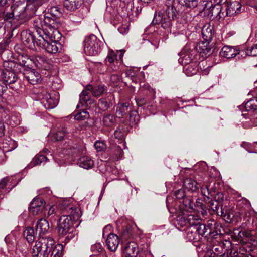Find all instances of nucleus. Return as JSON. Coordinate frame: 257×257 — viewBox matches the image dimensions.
<instances>
[{
  "instance_id": "nucleus-1",
  "label": "nucleus",
  "mask_w": 257,
  "mask_h": 257,
  "mask_svg": "<svg viewBox=\"0 0 257 257\" xmlns=\"http://www.w3.org/2000/svg\"><path fill=\"white\" fill-rule=\"evenodd\" d=\"M59 24L56 18L45 16L43 19L38 17L34 21L33 26L37 35H48L53 37L61 36L58 30Z\"/></svg>"
},
{
  "instance_id": "nucleus-2",
  "label": "nucleus",
  "mask_w": 257,
  "mask_h": 257,
  "mask_svg": "<svg viewBox=\"0 0 257 257\" xmlns=\"http://www.w3.org/2000/svg\"><path fill=\"white\" fill-rule=\"evenodd\" d=\"M177 3L174 0H167L163 7V10L156 14L153 20L155 24H161L164 29L169 28L172 25V21L177 16L174 4Z\"/></svg>"
},
{
  "instance_id": "nucleus-3",
  "label": "nucleus",
  "mask_w": 257,
  "mask_h": 257,
  "mask_svg": "<svg viewBox=\"0 0 257 257\" xmlns=\"http://www.w3.org/2000/svg\"><path fill=\"white\" fill-rule=\"evenodd\" d=\"M15 64L13 61H5L3 66L4 69L1 71V79L9 88L14 91L18 90L20 87V82L18 80V77L12 67Z\"/></svg>"
},
{
  "instance_id": "nucleus-4",
  "label": "nucleus",
  "mask_w": 257,
  "mask_h": 257,
  "mask_svg": "<svg viewBox=\"0 0 257 257\" xmlns=\"http://www.w3.org/2000/svg\"><path fill=\"white\" fill-rule=\"evenodd\" d=\"M54 245V240L50 236L41 237L33 248V257H48Z\"/></svg>"
},
{
  "instance_id": "nucleus-5",
  "label": "nucleus",
  "mask_w": 257,
  "mask_h": 257,
  "mask_svg": "<svg viewBox=\"0 0 257 257\" xmlns=\"http://www.w3.org/2000/svg\"><path fill=\"white\" fill-rule=\"evenodd\" d=\"M40 39H38L39 46L41 47L47 53L51 54L59 53L62 50V45L58 39L61 36L53 37L48 35H37Z\"/></svg>"
},
{
  "instance_id": "nucleus-6",
  "label": "nucleus",
  "mask_w": 257,
  "mask_h": 257,
  "mask_svg": "<svg viewBox=\"0 0 257 257\" xmlns=\"http://www.w3.org/2000/svg\"><path fill=\"white\" fill-rule=\"evenodd\" d=\"M103 45V43L102 41L97 39L95 35L91 34L84 41V50L87 55L94 56L101 52Z\"/></svg>"
},
{
  "instance_id": "nucleus-7",
  "label": "nucleus",
  "mask_w": 257,
  "mask_h": 257,
  "mask_svg": "<svg viewBox=\"0 0 257 257\" xmlns=\"http://www.w3.org/2000/svg\"><path fill=\"white\" fill-rule=\"evenodd\" d=\"M227 0H215L214 4L211 2H206L204 4V10L209 9V13L212 16H219V17H225L224 7Z\"/></svg>"
},
{
  "instance_id": "nucleus-8",
  "label": "nucleus",
  "mask_w": 257,
  "mask_h": 257,
  "mask_svg": "<svg viewBox=\"0 0 257 257\" xmlns=\"http://www.w3.org/2000/svg\"><path fill=\"white\" fill-rule=\"evenodd\" d=\"M57 228L60 236L69 237L70 234L73 230L71 217L69 216H62L59 220Z\"/></svg>"
},
{
  "instance_id": "nucleus-9",
  "label": "nucleus",
  "mask_w": 257,
  "mask_h": 257,
  "mask_svg": "<svg viewBox=\"0 0 257 257\" xmlns=\"http://www.w3.org/2000/svg\"><path fill=\"white\" fill-rule=\"evenodd\" d=\"M11 8L16 15V19H23L27 16L28 17L32 16L29 15L30 11L26 10L27 5H25V3L20 0H14Z\"/></svg>"
},
{
  "instance_id": "nucleus-10",
  "label": "nucleus",
  "mask_w": 257,
  "mask_h": 257,
  "mask_svg": "<svg viewBox=\"0 0 257 257\" xmlns=\"http://www.w3.org/2000/svg\"><path fill=\"white\" fill-rule=\"evenodd\" d=\"M38 96L41 103L46 109H52L57 106V100L51 97L50 94L47 92H42Z\"/></svg>"
},
{
  "instance_id": "nucleus-11",
  "label": "nucleus",
  "mask_w": 257,
  "mask_h": 257,
  "mask_svg": "<svg viewBox=\"0 0 257 257\" xmlns=\"http://www.w3.org/2000/svg\"><path fill=\"white\" fill-rule=\"evenodd\" d=\"M45 202L41 198H34L31 203L29 211L34 215L41 213L44 209Z\"/></svg>"
},
{
  "instance_id": "nucleus-12",
  "label": "nucleus",
  "mask_w": 257,
  "mask_h": 257,
  "mask_svg": "<svg viewBox=\"0 0 257 257\" xmlns=\"http://www.w3.org/2000/svg\"><path fill=\"white\" fill-rule=\"evenodd\" d=\"M225 5L226 7H224L225 16L238 14L241 11V5L238 1H233L229 4L226 2Z\"/></svg>"
},
{
  "instance_id": "nucleus-13",
  "label": "nucleus",
  "mask_w": 257,
  "mask_h": 257,
  "mask_svg": "<svg viewBox=\"0 0 257 257\" xmlns=\"http://www.w3.org/2000/svg\"><path fill=\"white\" fill-rule=\"evenodd\" d=\"M40 39L37 33L34 34L33 32L29 30L23 31L21 33V40L26 44H30L36 43L39 45L38 39Z\"/></svg>"
},
{
  "instance_id": "nucleus-14",
  "label": "nucleus",
  "mask_w": 257,
  "mask_h": 257,
  "mask_svg": "<svg viewBox=\"0 0 257 257\" xmlns=\"http://www.w3.org/2000/svg\"><path fill=\"white\" fill-rule=\"evenodd\" d=\"M24 77L32 85L36 84L41 81V74L34 69L26 71L24 73Z\"/></svg>"
},
{
  "instance_id": "nucleus-15",
  "label": "nucleus",
  "mask_w": 257,
  "mask_h": 257,
  "mask_svg": "<svg viewBox=\"0 0 257 257\" xmlns=\"http://www.w3.org/2000/svg\"><path fill=\"white\" fill-rule=\"evenodd\" d=\"M240 51L236 48L230 46H224L221 49L220 54L221 56L227 59L234 57L240 54Z\"/></svg>"
},
{
  "instance_id": "nucleus-16",
  "label": "nucleus",
  "mask_w": 257,
  "mask_h": 257,
  "mask_svg": "<svg viewBox=\"0 0 257 257\" xmlns=\"http://www.w3.org/2000/svg\"><path fill=\"white\" fill-rule=\"evenodd\" d=\"M119 243V239L117 235L110 233L106 240V244L108 248L111 251H115Z\"/></svg>"
},
{
  "instance_id": "nucleus-17",
  "label": "nucleus",
  "mask_w": 257,
  "mask_h": 257,
  "mask_svg": "<svg viewBox=\"0 0 257 257\" xmlns=\"http://www.w3.org/2000/svg\"><path fill=\"white\" fill-rule=\"evenodd\" d=\"M44 0H27V11H30V16H34L38 9L43 4Z\"/></svg>"
},
{
  "instance_id": "nucleus-18",
  "label": "nucleus",
  "mask_w": 257,
  "mask_h": 257,
  "mask_svg": "<svg viewBox=\"0 0 257 257\" xmlns=\"http://www.w3.org/2000/svg\"><path fill=\"white\" fill-rule=\"evenodd\" d=\"M138 252V246L135 242L128 243L124 250V254L126 257H136Z\"/></svg>"
},
{
  "instance_id": "nucleus-19",
  "label": "nucleus",
  "mask_w": 257,
  "mask_h": 257,
  "mask_svg": "<svg viewBox=\"0 0 257 257\" xmlns=\"http://www.w3.org/2000/svg\"><path fill=\"white\" fill-rule=\"evenodd\" d=\"M180 219L183 221V223L181 224V225L197 226L200 218L197 215L190 214L182 216Z\"/></svg>"
},
{
  "instance_id": "nucleus-20",
  "label": "nucleus",
  "mask_w": 257,
  "mask_h": 257,
  "mask_svg": "<svg viewBox=\"0 0 257 257\" xmlns=\"http://www.w3.org/2000/svg\"><path fill=\"white\" fill-rule=\"evenodd\" d=\"M49 229V224L45 219H41L37 221L36 230L39 233L40 236L47 233Z\"/></svg>"
},
{
  "instance_id": "nucleus-21",
  "label": "nucleus",
  "mask_w": 257,
  "mask_h": 257,
  "mask_svg": "<svg viewBox=\"0 0 257 257\" xmlns=\"http://www.w3.org/2000/svg\"><path fill=\"white\" fill-rule=\"evenodd\" d=\"M209 42L205 41V42L198 43L196 47V51L202 55H210L212 51L209 45Z\"/></svg>"
},
{
  "instance_id": "nucleus-22",
  "label": "nucleus",
  "mask_w": 257,
  "mask_h": 257,
  "mask_svg": "<svg viewBox=\"0 0 257 257\" xmlns=\"http://www.w3.org/2000/svg\"><path fill=\"white\" fill-rule=\"evenodd\" d=\"M77 164L82 168L89 169L93 166L94 161L89 156H82L78 159Z\"/></svg>"
},
{
  "instance_id": "nucleus-23",
  "label": "nucleus",
  "mask_w": 257,
  "mask_h": 257,
  "mask_svg": "<svg viewBox=\"0 0 257 257\" xmlns=\"http://www.w3.org/2000/svg\"><path fill=\"white\" fill-rule=\"evenodd\" d=\"M129 103L124 102L118 103L116 106L115 114L117 117L121 118L123 117L128 112Z\"/></svg>"
},
{
  "instance_id": "nucleus-24",
  "label": "nucleus",
  "mask_w": 257,
  "mask_h": 257,
  "mask_svg": "<svg viewBox=\"0 0 257 257\" xmlns=\"http://www.w3.org/2000/svg\"><path fill=\"white\" fill-rule=\"evenodd\" d=\"M198 71V64L197 62L184 65L183 72L188 76H192L197 74Z\"/></svg>"
},
{
  "instance_id": "nucleus-25",
  "label": "nucleus",
  "mask_w": 257,
  "mask_h": 257,
  "mask_svg": "<svg viewBox=\"0 0 257 257\" xmlns=\"http://www.w3.org/2000/svg\"><path fill=\"white\" fill-rule=\"evenodd\" d=\"M87 90L92 92L94 97H99L102 95L106 90V87L103 84H100L93 87L91 85H87Z\"/></svg>"
},
{
  "instance_id": "nucleus-26",
  "label": "nucleus",
  "mask_w": 257,
  "mask_h": 257,
  "mask_svg": "<svg viewBox=\"0 0 257 257\" xmlns=\"http://www.w3.org/2000/svg\"><path fill=\"white\" fill-rule=\"evenodd\" d=\"M89 92V90H87L86 86L85 89L79 95V100L81 103H84L86 105L93 103L94 101L91 98Z\"/></svg>"
},
{
  "instance_id": "nucleus-27",
  "label": "nucleus",
  "mask_w": 257,
  "mask_h": 257,
  "mask_svg": "<svg viewBox=\"0 0 257 257\" xmlns=\"http://www.w3.org/2000/svg\"><path fill=\"white\" fill-rule=\"evenodd\" d=\"M81 4V0H65L63 6L67 10L73 11L79 8Z\"/></svg>"
},
{
  "instance_id": "nucleus-28",
  "label": "nucleus",
  "mask_w": 257,
  "mask_h": 257,
  "mask_svg": "<svg viewBox=\"0 0 257 257\" xmlns=\"http://www.w3.org/2000/svg\"><path fill=\"white\" fill-rule=\"evenodd\" d=\"M198 185L197 182L191 178H186L183 182L184 188L192 192H195L198 189Z\"/></svg>"
},
{
  "instance_id": "nucleus-29",
  "label": "nucleus",
  "mask_w": 257,
  "mask_h": 257,
  "mask_svg": "<svg viewBox=\"0 0 257 257\" xmlns=\"http://www.w3.org/2000/svg\"><path fill=\"white\" fill-rule=\"evenodd\" d=\"M202 35L206 41H211L213 37V27L210 25H205L202 29Z\"/></svg>"
},
{
  "instance_id": "nucleus-30",
  "label": "nucleus",
  "mask_w": 257,
  "mask_h": 257,
  "mask_svg": "<svg viewBox=\"0 0 257 257\" xmlns=\"http://www.w3.org/2000/svg\"><path fill=\"white\" fill-rule=\"evenodd\" d=\"M67 128L64 127H60L56 132L51 137V139L54 141H58L63 140L68 136Z\"/></svg>"
},
{
  "instance_id": "nucleus-31",
  "label": "nucleus",
  "mask_w": 257,
  "mask_h": 257,
  "mask_svg": "<svg viewBox=\"0 0 257 257\" xmlns=\"http://www.w3.org/2000/svg\"><path fill=\"white\" fill-rule=\"evenodd\" d=\"M196 231L199 235L205 237H207L208 235H211L213 233L211 228L204 224H198Z\"/></svg>"
},
{
  "instance_id": "nucleus-32",
  "label": "nucleus",
  "mask_w": 257,
  "mask_h": 257,
  "mask_svg": "<svg viewBox=\"0 0 257 257\" xmlns=\"http://www.w3.org/2000/svg\"><path fill=\"white\" fill-rule=\"evenodd\" d=\"M116 122V118L113 114H107L104 116L102 119L103 125L107 127H112L115 125Z\"/></svg>"
},
{
  "instance_id": "nucleus-33",
  "label": "nucleus",
  "mask_w": 257,
  "mask_h": 257,
  "mask_svg": "<svg viewBox=\"0 0 257 257\" xmlns=\"http://www.w3.org/2000/svg\"><path fill=\"white\" fill-rule=\"evenodd\" d=\"M195 52V50H192L190 52H187L185 54H184L183 56L181 58L182 64L184 66L192 63Z\"/></svg>"
},
{
  "instance_id": "nucleus-34",
  "label": "nucleus",
  "mask_w": 257,
  "mask_h": 257,
  "mask_svg": "<svg viewBox=\"0 0 257 257\" xmlns=\"http://www.w3.org/2000/svg\"><path fill=\"white\" fill-rule=\"evenodd\" d=\"M23 235L29 243H32L35 240V231L31 227H27L24 231Z\"/></svg>"
},
{
  "instance_id": "nucleus-35",
  "label": "nucleus",
  "mask_w": 257,
  "mask_h": 257,
  "mask_svg": "<svg viewBox=\"0 0 257 257\" xmlns=\"http://www.w3.org/2000/svg\"><path fill=\"white\" fill-rule=\"evenodd\" d=\"M140 120V117L138 112L135 110H132L130 112V116L128 121H125L124 123L125 124H129L133 126L137 124Z\"/></svg>"
},
{
  "instance_id": "nucleus-36",
  "label": "nucleus",
  "mask_w": 257,
  "mask_h": 257,
  "mask_svg": "<svg viewBox=\"0 0 257 257\" xmlns=\"http://www.w3.org/2000/svg\"><path fill=\"white\" fill-rule=\"evenodd\" d=\"M237 208L238 211L250 209L251 204L246 198H242L238 201Z\"/></svg>"
},
{
  "instance_id": "nucleus-37",
  "label": "nucleus",
  "mask_w": 257,
  "mask_h": 257,
  "mask_svg": "<svg viewBox=\"0 0 257 257\" xmlns=\"http://www.w3.org/2000/svg\"><path fill=\"white\" fill-rule=\"evenodd\" d=\"M199 186L201 187V193L204 196V198L207 199V200L211 199L212 192L209 189V185L204 182L203 184L200 183Z\"/></svg>"
},
{
  "instance_id": "nucleus-38",
  "label": "nucleus",
  "mask_w": 257,
  "mask_h": 257,
  "mask_svg": "<svg viewBox=\"0 0 257 257\" xmlns=\"http://www.w3.org/2000/svg\"><path fill=\"white\" fill-rule=\"evenodd\" d=\"M63 246L62 244L54 245L51 251V257H62L63 253Z\"/></svg>"
},
{
  "instance_id": "nucleus-39",
  "label": "nucleus",
  "mask_w": 257,
  "mask_h": 257,
  "mask_svg": "<svg viewBox=\"0 0 257 257\" xmlns=\"http://www.w3.org/2000/svg\"><path fill=\"white\" fill-rule=\"evenodd\" d=\"M180 5L189 8H195L198 4V0H174Z\"/></svg>"
},
{
  "instance_id": "nucleus-40",
  "label": "nucleus",
  "mask_w": 257,
  "mask_h": 257,
  "mask_svg": "<svg viewBox=\"0 0 257 257\" xmlns=\"http://www.w3.org/2000/svg\"><path fill=\"white\" fill-rule=\"evenodd\" d=\"M204 199L205 202L208 203L209 207L212 210V211L214 212H216L218 215H219V205L218 202L217 201H213L211 199L209 200H207L206 198H204Z\"/></svg>"
},
{
  "instance_id": "nucleus-41",
  "label": "nucleus",
  "mask_w": 257,
  "mask_h": 257,
  "mask_svg": "<svg viewBox=\"0 0 257 257\" xmlns=\"http://www.w3.org/2000/svg\"><path fill=\"white\" fill-rule=\"evenodd\" d=\"M48 160L47 158L41 154L37 155L33 159L32 163L34 165H40L42 163L47 162Z\"/></svg>"
},
{
  "instance_id": "nucleus-42",
  "label": "nucleus",
  "mask_w": 257,
  "mask_h": 257,
  "mask_svg": "<svg viewBox=\"0 0 257 257\" xmlns=\"http://www.w3.org/2000/svg\"><path fill=\"white\" fill-rule=\"evenodd\" d=\"M49 14L53 17L56 18L59 17L61 15L60 8L58 6L52 7L50 9Z\"/></svg>"
},
{
  "instance_id": "nucleus-43",
  "label": "nucleus",
  "mask_w": 257,
  "mask_h": 257,
  "mask_svg": "<svg viewBox=\"0 0 257 257\" xmlns=\"http://www.w3.org/2000/svg\"><path fill=\"white\" fill-rule=\"evenodd\" d=\"M250 210H242L238 211V213L240 216V219H243L244 221H249L250 219Z\"/></svg>"
},
{
  "instance_id": "nucleus-44",
  "label": "nucleus",
  "mask_w": 257,
  "mask_h": 257,
  "mask_svg": "<svg viewBox=\"0 0 257 257\" xmlns=\"http://www.w3.org/2000/svg\"><path fill=\"white\" fill-rule=\"evenodd\" d=\"M98 107L100 109L105 111L110 107V105L105 99L102 98L98 101Z\"/></svg>"
},
{
  "instance_id": "nucleus-45",
  "label": "nucleus",
  "mask_w": 257,
  "mask_h": 257,
  "mask_svg": "<svg viewBox=\"0 0 257 257\" xmlns=\"http://www.w3.org/2000/svg\"><path fill=\"white\" fill-rule=\"evenodd\" d=\"M90 115L88 112L83 111L76 114L75 116V119L77 120H84L88 119Z\"/></svg>"
},
{
  "instance_id": "nucleus-46",
  "label": "nucleus",
  "mask_w": 257,
  "mask_h": 257,
  "mask_svg": "<svg viewBox=\"0 0 257 257\" xmlns=\"http://www.w3.org/2000/svg\"><path fill=\"white\" fill-rule=\"evenodd\" d=\"M116 54L113 51L108 52L107 56L106 58V63H113L116 60Z\"/></svg>"
},
{
  "instance_id": "nucleus-47",
  "label": "nucleus",
  "mask_w": 257,
  "mask_h": 257,
  "mask_svg": "<svg viewBox=\"0 0 257 257\" xmlns=\"http://www.w3.org/2000/svg\"><path fill=\"white\" fill-rule=\"evenodd\" d=\"M246 55L250 56H257V44L250 47H248L246 50Z\"/></svg>"
},
{
  "instance_id": "nucleus-48",
  "label": "nucleus",
  "mask_w": 257,
  "mask_h": 257,
  "mask_svg": "<svg viewBox=\"0 0 257 257\" xmlns=\"http://www.w3.org/2000/svg\"><path fill=\"white\" fill-rule=\"evenodd\" d=\"M245 108L247 111L255 110L256 111L257 102L255 103L253 100H249L246 103Z\"/></svg>"
},
{
  "instance_id": "nucleus-49",
  "label": "nucleus",
  "mask_w": 257,
  "mask_h": 257,
  "mask_svg": "<svg viewBox=\"0 0 257 257\" xmlns=\"http://www.w3.org/2000/svg\"><path fill=\"white\" fill-rule=\"evenodd\" d=\"M223 217H224L225 219H226L227 221H231L234 217V215L232 213L230 212H224L223 210L221 208V209L220 211L219 215Z\"/></svg>"
},
{
  "instance_id": "nucleus-50",
  "label": "nucleus",
  "mask_w": 257,
  "mask_h": 257,
  "mask_svg": "<svg viewBox=\"0 0 257 257\" xmlns=\"http://www.w3.org/2000/svg\"><path fill=\"white\" fill-rule=\"evenodd\" d=\"M224 244L221 243L219 245H214L212 247V250L215 253V254L217 256V255L222 253L223 251H225V248L223 247Z\"/></svg>"
},
{
  "instance_id": "nucleus-51",
  "label": "nucleus",
  "mask_w": 257,
  "mask_h": 257,
  "mask_svg": "<svg viewBox=\"0 0 257 257\" xmlns=\"http://www.w3.org/2000/svg\"><path fill=\"white\" fill-rule=\"evenodd\" d=\"M254 146L252 143L246 142H243L241 144V146L249 153H253Z\"/></svg>"
},
{
  "instance_id": "nucleus-52",
  "label": "nucleus",
  "mask_w": 257,
  "mask_h": 257,
  "mask_svg": "<svg viewBox=\"0 0 257 257\" xmlns=\"http://www.w3.org/2000/svg\"><path fill=\"white\" fill-rule=\"evenodd\" d=\"M94 147L98 152L104 150L106 147L105 144L102 141H97L94 144Z\"/></svg>"
},
{
  "instance_id": "nucleus-53",
  "label": "nucleus",
  "mask_w": 257,
  "mask_h": 257,
  "mask_svg": "<svg viewBox=\"0 0 257 257\" xmlns=\"http://www.w3.org/2000/svg\"><path fill=\"white\" fill-rule=\"evenodd\" d=\"M238 235L240 237L250 238L252 236V231L250 230H245L239 232Z\"/></svg>"
},
{
  "instance_id": "nucleus-54",
  "label": "nucleus",
  "mask_w": 257,
  "mask_h": 257,
  "mask_svg": "<svg viewBox=\"0 0 257 257\" xmlns=\"http://www.w3.org/2000/svg\"><path fill=\"white\" fill-rule=\"evenodd\" d=\"M9 177H5L0 180V191L2 192L6 187V185L10 180Z\"/></svg>"
},
{
  "instance_id": "nucleus-55",
  "label": "nucleus",
  "mask_w": 257,
  "mask_h": 257,
  "mask_svg": "<svg viewBox=\"0 0 257 257\" xmlns=\"http://www.w3.org/2000/svg\"><path fill=\"white\" fill-rule=\"evenodd\" d=\"M174 195L178 199H182L185 196V192L182 189H179L174 192Z\"/></svg>"
},
{
  "instance_id": "nucleus-56",
  "label": "nucleus",
  "mask_w": 257,
  "mask_h": 257,
  "mask_svg": "<svg viewBox=\"0 0 257 257\" xmlns=\"http://www.w3.org/2000/svg\"><path fill=\"white\" fill-rule=\"evenodd\" d=\"M91 250L93 252L98 253L102 250V247L100 244L97 243L91 246Z\"/></svg>"
},
{
  "instance_id": "nucleus-57",
  "label": "nucleus",
  "mask_w": 257,
  "mask_h": 257,
  "mask_svg": "<svg viewBox=\"0 0 257 257\" xmlns=\"http://www.w3.org/2000/svg\"><path fill=\"white\" fill-rule=\"evenodd\" d=\"M13 18L16 19V15L14 11H12V12H9L6 14L4 19L6 21H10Z\"/></svg>"
},
{
  "instance_id": "nucleus-58",
  "label": "nucleus",
  "mask_w": 257,
  "mask_h": 257,
  "mask_svg": "<svg viewBox=\"0 0 257 257\" xmlns=\"http://www.w3.org/2000/svg\"><path fill=\"white\" fill-rule=\"evenodd\" d=\"M55 214V207L54 206H51L49 207L47 214L45 215V216L49 217Z\"/></svg>"
},
{
  "instance_id": "nucleus-59",
  "label": "nucleus",
  "mask_w": 257,
  "mask_h": 257,
  "mask_svg": "<svg viewBox=\"0 0 257 257\" xmlns=\"http://www.w3.org/2000/svg\"><path fill=\"white\" fill-rule=\"evenodd\" d=\"M128 30L129 29L128 26H122L118 28V31L122 34L127 33L128 32Z\"/></svg>"
},
{
  "instance_id": "nucleus-60",
  "label": "nucleus",
  "mask_w": 257,
  "mask_h": 257,
  "mask_svg": "<svg viewBox=\"0 0 257 257\" xmlns=\"http://www.w3.org/2000/svg\"><path fill=\"white\" fill-rule=\"evenodd\" d=\"M136 102L138 106H142L146 103V100L143 98H141L136 99Z\"/></svg>"
},
{
  "instance_id": "nucleus-61",
  "label": "nucleus",
  "mask_w": 257,
  "mask_h": 257,
  "mask_svg": "<svg viewBox=\"0 0 257 257\" xmlns=\"http://www.w3.org/2000/svg\"><path fill=\"white\" fill-rule=\"evenodd\" d=\"M8 89V87L3 82L0 81V95H2Z\"/></svg>"
},
{
  "instance_id": "nucleus-62",
  "label": "nucleus",
  "mask_w": 257,
  "mask_h": 257,
  "mask_svg": "<svg viewBox=\"0 0 257 257\" xmlns=\"http://www.w3.org/2000/svg\"><path fill=\"white\" fill-rule=\"evenodd\" d=\"M205 257H216L212 249L208 250L205 253Z\"/></svg>"
},
{
  "instance_id": "nucleus-63",
  "label": "nucleus",
  "mask_w": 257,
  "mask_h": 257,
  "mask_svg": "<svg viewBox=\"0 0 257 257\" xmlns=\"http://www.w3.org/2000/svg\"><path fill=\"white\" fill-rule=\"evenodd\" d=\"M125 74L126 77L132 78V77L134 75V73L132 70H128L125 71Z\"/></svg>"
},
{
  "instance_id": "nucleus-64",
  "label": "nucleus",
  "mask_w": 257,
  "mask_h": 257,
  "mask_svg": "<svg viewBox=\"0 0 257 257\" xmlns=\"http://www.w3.org/2000/svg\"><path fill=\"white\" fill-rule=\"evenodd\" d=\"M5 133V125L3 122H0V137H2Z\"/></svg>"
}]
</instances>
